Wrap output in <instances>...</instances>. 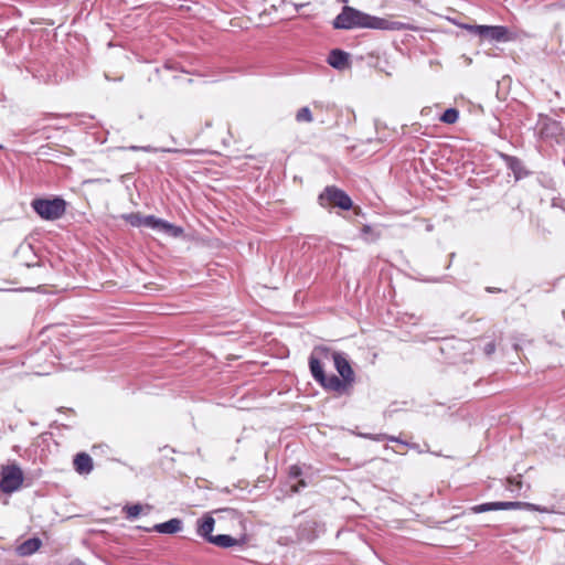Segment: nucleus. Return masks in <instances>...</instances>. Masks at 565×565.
Instances as JSON below:
<instances>
[{
  "mask_svg": "<svg viewBox=\"0 0 565 565\" xmlns=\"http://www.w3.org/2000/svg\"><path fill=\"white\" fill-rule=\"evenodd\" d=\"M125 218L132 226H147L173 237H178L182 234V230L180 227L152 215L142 216L139 213H131L126 215Z\"/></svg>",
  "mask_w": 565,
  "mask_h": 565,
  "instance_id": "f257e3e1",
  "label": "nucleus"
},
{
  "mask_svg": "<svg viewBox=\"0 0 565 565\" xmlns=\"http://www.w3.org/2000/svg\"><path fill=\"white\" fill-rule=\"evenodd\" d=\"M373 17L355 10L351 7H344L342 12L335 18L333 25L335 29L370 28Z\"/></svg>",
  "mask_w": 565,
  "mask_h": 565,
  "instance_id": "f03ea898",
  "label": "nucleus"
},
{
  "mask_svg": "<svg viewBox=\"0 0 565 565\" xmlns=\"http://www.w3.org/2000/svg\"><path fill=\"white\" fill-rule=\"evenodd\" d=\"M311 355H315L321 360H332L334 363V367L337 369L340 376L347 382L351 384L354 380V372L347 360V358L342 353L331 352L328 348L319 347L316 348Z\"/></svg>",
  "mask_w": 565,
  "mask_h": 565,
  "instance_id": "7ed1b4c3",
  "label": "nucleus"
},
{
  "mask_svg": "<svg viewBox=\"0 0 565 565\" xmlns=\"http://www.w3.org/2000/svg\"><path fill=\"white\" fill-rule=\"evenodd\" d=\"M527 509L533 510L542 513H556L557 510L554 507L546 508L536 505L533 503L527 502H489V503H482L479 505L472 507L470 510L472 513H482L488 511H497V510H513V509Z\"/></svg>",
  "mask_w": 565,
  "mask_h": 565,
  "instance_id": "20e7f679",
  "label": "nucleus"
},
{
  "mask_svg": "<svg viewBox=\"0 0 565 565\" xmlns=\"http://www.w3.org/2000/svg\"><path fill=\"white\" fill-rule=\"evenodd\" d=\"M309 364L312 376L321 383L323 387L335 392H343L349 385L343 379L340 380L335 375L327 376L319 358L311 355Z\"/></svg>",
  "mask_w": 565,
  "mask_h": 565,
  "instance_id": "39448f33",
  "label": "nucleus"
},
{
  "mask_svg": "<svg viewBox=\"0 0 565 565\" xmlns=\"http://www.w3.org/2000/svg\"><path fill=\"white\" fill-rule=\"evenodd\" d=\"M34 211L45 220H56L65 212V201L58 198L52 200L36 199L32 202Z\"/></svg>",
  "mask_w": 565,
  "mask_h": 565,
  "instance_id": "423d86ee",
  "label": "nucleus"
},
{
  "mask_svg": "<svg viewBox=\"0 0 565 565\" xmlns=\"http://www.w3.org/2000/svg\"><path fill=\"white\" fill-rule=\"evenodd\" d=\"M0 489L6 493L17 491L23 482V472L17 465L1 467Z\"/></svg>",
  "mask_w": 565,
  "mask_h": 565,
  "instance_id": "0eeeda50",
  "label": "nucleus"
},
{
  "mask_svg": "<svg viewBox=\"0 0 565 565\" xmlns=\"http://www.w3.org/2000/svg\"><path fill=\"white\" fill-rule=\"evenodd\" d=\"M319 203L323 207L338 206L342 210H349L352 206L351 199L341 190L334 186H328L319 195Z\"/></svg>",
  "mask_w": 565,
  "mask_h": 565,
  "instance_id": "6e6552de",
  "label": "nucleus"
},
{
  "mask_svg": "<svg viewBox=\"0 0 565 565\" xmlns=\"http://www.w3.org/2000/svg\"><path fill=\"white\" fill-rule=\"evenodd\" d=\"M478 35L483 39H489L498 42H505L511 40V36L509 35V30L505 26L501 25H483L477 29Z\"/></svg>",
  "mask_w": 565,
  "mask_h": 565,
  "instance_id": "1a4fd4ad",
  "label": "nucleus"
},
{
  "mask_svg": "<svg viewBox=\"0 0 565 565\" xmlns=\"http://www.w3.org/2000/svg\"><path fill=\"white\" fill-rule=\"evenodd\" d=\"M371 29L391 30V31L414 30V28L412 25L404 23L402 21L394 20L391 18H376V17H373V22L371 24Z\"/></svg>",
  "mask_w": 565,
  "mask_h": 565,
  "instance_id": "9d476101",
  "label": "nucleus"
},
{
  "mask_svg": "<svg viewBox=\"0 0 565 565\" xmlns=\"http://www.w3.org/2000/svg\"><path fill=\"white\" fill-rule=\"evenodd\" d=\"M328 62L337 70H344L350 65L349 54L340 50H333L328 57Z\"/></svg>",
  "mask_w": 565,
  "mask_h": 565,
  "instance_id": "9b49d317",
  "label": "nucleus"
},
{
  "mask_svg": "<svg viewBox=\"0 0 565 565\" xmlns=\"http://www.w3.org/2000/svg\"><path fill=\"white\" fill-rule=\"evenodd\" d=\"M75 470L81 475H87L93 470V460L87 454H78L74 459Z\"/></svg>",
  "mask_w": 565,
  "mask_h": 565,
  "instance_id": "f8f14e48",
  "label": "nucleus"
},
{
  "mask_svg": "<svg viewBox=\"0 0 565 565\" xmlns=\"http://www.w3.org/2000/svg\"><path fill=\"white\" fill-rule=\"evenodd\" d=\"M214 524L215 520L210 514H205L201 520L198 521L199 535L209 541V537L213 536L212 531L214 529Z\"/></svg>",
  "mask_w": 565,
  "mask_h": 565,
  "instance_id": "ddd939ff",
  "label": "nucleus"
},
{
  "mask_svg": "<svg viewBox=\"0 0 565 565\" xmlns=\"http://www.w3.org/2000/svg\"><path fill=\"white\" fill-rule=\"evenodd\" d=\"M182 523L179 519H171L164 523H159L153 526V530L159 533L173 534L181 531Z\"/></svg>",
  "mask_w": 565,
  "mask_h": 565,
  "instance_id": "4468645a",
  "label": "nucleus"
},
{
  "mask_svg": "<svg viewBox=\"0 0 565 565\" xmlns=\"http://www.w3.org/2000/svg\"><path fill=\"white\" fill-rule=\"evenodd\" d=\"M41 546V541L39 539H30L23 542L19 547L18 552L20 555H31L36 552Z\"/></svg>",
  "mask_w": 565,
  "mask_h": 565,
  "instance_id": "2eb2a0df",
  "label": "nucleus"
},
{
  "mask_svg": "<svg viewBox=\"0 0 565 565\" xmlns=\"http://www.w3.org/2000/svg\"><path fill=\"white\" fill-rule=\"evenodd\" d=\"M209 542L220 547H231L237 544V540L225 534L210 536Z\"/></svg>",
  "mask_w": 565,
  "mask_h": 565,
  "instance_id": "dca6fc26",
  "label": "nucleus"
},
{
  "mask_svg": "<svg viewBox=\"0 0 565 565\" xmlns=\"http://www.w3.org/2000/svg\"><path fill=\"white\" fill-rule=\"evenodd\" d=\"M440 119L446 124H454L458 119V111L454 108H449L443 114Z\"/></svg>",
  "mask_w": 565,
  "mask_h": 565,
  "instance_id": "f3484780",
  "label": "nucleus"
},
{
  "mask_svg": "<svg viewBox=\"0 0 565 565\" xmlns=\"http://www.w3.org/2000/svg\"><path fill=\"white\" fill-rule=\"evenodd\" d=\"M296 119L298 121H306V122H311L312 121V115H311V111L308 107H302L298 110L297 115H296Z\"/></svg>",
  "mask_w": 565,
  "mask_h": 565,
  "instance_id": "a211bd4d",
  "label": "nucleus"
},
{
  "mask_svg": "<svg viewBox=\"0 0 565 565\" xmlns=\"http://www.w3.org/2000/svg\"><path fill=\"white\" fill-rule=\"evenodd\" d=\"M125 511L127 513L128 519H135L141 513L142 505H140V504L127 505V507H125Z\"/></svg>",
  "mask_w": 565,
  "mask_h": 565,
  "instance_id": "6ab92c4d",
  "label": "nucleus"
},
{
  "mask_svg": "<svg viewBox=\"0 0 565 565\" xmlns=\"http://www.w3.org/2000/svg\"><path fill=\"white\" fill-rule=\"evenodd\" d=\"M373 439H374V440L388 439V440H391V441L401 443V441L398 440V438L393 437V436H386V435H379V436L374 437Z\"/></svg>",
  "mask_w": 565,
  "mask_h": 565,
  "instance_id": "aec40b11",
  "label": "nucleus"
},
{
  "mask_svg": "<svg viewBox=\"0 0 565 565\" xmlns=\"http://www.w3.org/2000/svg\"><path fill=\"white\" fill-rule=\"evenodd\" d=\"M461 26L463 29L468 30L469 32L478 35V30L477 29L480 28L481 25L463 24Z\"/></svg>",
  "mask_w": 565,
  "mask_h": 565,
  "instance_id": "412c9836",
  "label": "nucleus"
},
{
  "mask_svg": "<svg viewBox=\"0 0 565 565\" xmlns=\"http://www.w3.org/2000/svg\"><path fill=\"white\" fill-rule=\"evenodd\" d=\"M291 473L295 475V476H298L299 475V469L297 467H292L291 468Z\"/></svg>",
  "mask_w": 565,
  "mask_h": 565,
  "instance_id": "4be33fe9",
  "label": "nucleus"
},
{
  "mask_svg": "<svg viewBox=\"0 0 565 565\" xmlns=\"http://www.w3.org/2000/svg\"><path fill=\"white\" fill-rule=\"evenodd\" d=\"M70 565H84V564H83V563H81V562H73V563H71Z\"/></svg>",
  "mask_w": 565,
  "mask_h": 565,
  "instance_id": "5701e85b",
  "label": "nucleus"
},
{
  "mask_svg": "<svg viewBox=\"0 0 565 565\" xmlns=\"http://www.w3.org/2000/svg\"><path fill=\"white\" fill-rule=\"evenodd\" d=\"M292 490H294L295 492H297V491H298V487L292 486Z\"/></svg>",
  "mask_w": 565,
  "mask_h": 565,
  "instance_id": "b1692460",
  "label": "nucleus"
},
{
  "mask_svg": "<svg viewBox=\"0 0 565 565\" xmlns=\"http://www.w3.org/2000/svg\"><path fill=\"white\" fill-rule=\"evenodd\" d=\"M1 148H2V147L0 146V149H1Z\"/></svg>",
  "mask_w": 565,
  "mask_h": 565,
  "instance_id": "393cba45",
  "label": "nucleus"
}]
</instances>
